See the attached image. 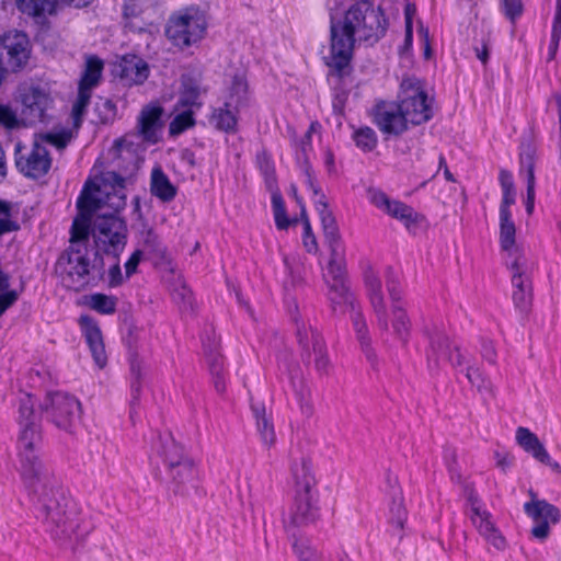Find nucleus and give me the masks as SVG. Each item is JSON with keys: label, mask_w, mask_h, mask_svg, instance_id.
I'll return each mask as SVG.
<instances>
[{"label": "nucleus", "mask_w": 561, "mask_h": 561, "mask_svg": "<svg viewBox=\"0 0 561 561\" xmlns=\"http://www.w3.org/2000/svg\"><path fill=\"white\" fill-rule=\"evenodd\" d=\"M294 478V497L288 508L285 530L293 537V543L298 540L300 546H309L296 537L294 530L316 524L321 518L320 495L317 480L312 472V463L301 459L291 468Z\"/></svg>", "instance_id": "nucleus-3"}, {"label": "nucleus", "mask_w": 561, "mask_h": 561, "mask_svg": "<svg viewBox=\"0 0 561 561\" xmlns=\"http://www.w3.org/2000/svg\"><path fill=\"white\" fill-rule=\"evenodd\" d=\"M389 27V20L381 5L373 2H355L342 19L330 20V53L325 65L340 79L352 72V59L356 41L377 43Z\"/></svg>", "instance_id": "nucleus-2"}, {"label": "nucleus", "mask_w": 561, "mask_h": 561, "mask_svg": "<svg viewBox=\"0 0 561 561\" xmlns=\"http://www.w3.org/2000/svg\"><path fill=\"white\" fill-rule=\"evenodd\" d=\"M363 279L367 297L376 316L377 327L381 331L389 330L388 312L382 293V284L378 273L370 264H367L363 271Z\"/></svg>", "instance_id": "nucleus-16"}, {"label": "nucleus", "mask_w": 561, "mask_h": 561, "mask_svg": "<svg viewBox=\"0 0 561 561\" xmlns=\"http://www.w3.org/2000/svg\"><path fill=\"white\" fill-rule=\"evenodd\" d=\"M39 137L44 142H47L55 148L62 150L70 142L72 134L68 129H62L60 131H48L42 134Z\"/></svg>", "instance_id": "nucleus-54"}, {"label": "nucleus", "mask_w": 561, "mask_h": 561, "mask_svg": "<svg viewBox=\"0 0 561 561\" xmlns=\"http://www.w3.org/2000/svg\"><path fill=\"white\" fill-rule=\"evenodd\" d=\"M125 278L122 274L119 257L115 259V263L107 271V286L110 288H117L123 285Z\"/></svg>", "instance_id": "nucleus-60"}, {"label": "nucleus", "mask_w": 561, "mask_h": 561, "mask_svg": "<svg viewBox=\"0 0 561 561\" xmlns=\"http://www.w3.org/2000/svg\"><path fill=\"white\" fill-rule=\"evenodd\" d=\"M196 125L194 111L186 108L183 112L176 114L169 124V134L171 136H178L186 131L187 129Z\"/></svg>", "instance_id": "nucleus-47"}, {"label": "nucleus", "mask_w": 561, "mask_h": 561, "mask_svg": "<svg viewBox=\"0 0 561 561\" xmlns=\"http://www.w3.org/2000/svg\"><path fill=\"white\" fill-rule=\"evenodd\" d=\"M0 126L8 130H14L23 126L22 117L7 104H0Z\"/></svg>", "instance_id": "nucleus-53"}, {"label": "nucleus", "mask_w": 561, "mask_h": 561, "mask_svg": "<svg viewBox=\"0 0 561 561\" xmlns=\"http://www.w3.org/2000/svg\"><path fill=\"white\" fill-rule=\"evenodd\" d=\"M371 118L377 128L388 136L402 135L410 124L399 102H377L373 108Z\"/></svg>", "instance_id": "nucleus-15"}, {"label": "nucleus", "mask_w": 561, "mask_h": 561, "mask_svg": "<svg viewBox=\"0 0 561 561\" xmlns=\"http://www.w3.org/2000/svg\"><path fill=\"white\" fill-rule=\"evenodd\" d=\"M42 411L55 426L69 431L80 415L81 403L72 394L54 391L47 393Z\"/></svg>", "instance_id": "nucleus-11"}, {"label": "nucleus", "mask_w": 561, "mask_h": 561, "mask_svg": "<svg viewBox=\"0 0 561 561\" xmlns=\"http://www.w3.org/2000/svg\"><path fill=\"white\" fill-rule=\"evenodd\" d=\"M398 102L412 125H422L433 117L432 101L417 80L408 79L402 82Z\"/></svg>", "instance_id": "nucleus-10"}, {"label": "nucleus", "mask_w": 561, "mask_h": 561, "mask_svg": "<svg viewBox=\"0 0 561 561\" xmlns=\"http://www.w3.org/2000/svg\"><path fill=\"white\" fill-rule=\"evenodd\" d=\"M118 76L127 85L142 84L149 77L148 64L137 55H124L118 64Z\"/></svg>", "instance_id": "nucleus-20"}, {"label": "nucleus", "mask_w": 561, "mask_h": 561, "mask_svg": "<svg viewBox=\"0 0 561 561\" xmlns=\"http://www.w3.org/2000/svg\"><path fill=\"white\" fill-rule=\"evenodd\" d=\"M91 216L83 215L77 211L71 228H70V245H80L79 242L87 241L89 239L91 230Z\"/></svg>", "instance_id": "nucleus-41"}, {"label": "nucleus", "mask_w": 561, "mask_h": 561, "mask_svg": "<svg viewBox=\"0 0 561 561\" xmlns=\"http://www.w3.org/2000/svg\"><path fill=\"white\" fill-rule=\"evenodd\" d=\"M359 344H360L362 352L364 353L366 359L369 362L371 367L377 368L378 356H377L375 348L371 345V340L368 339V340L362 341V342H359Z\"/></svg>", "instance_id": "nucleus-64"}, {"label": "nucleus", "mask_w": 561, "mask_h": 561, "mask_svg": "<svg viewBox=\"0 0 561 561\" xmlns=\"http://www.w3.org/2000/svg\"><path fill=\"white\" fill-rule=\"evenodd\" d=\"M561 41V0H556V11L551 24L547 61L556 59Z\"/></svg>", "instance_id": "nucleus-42"}, {"label": "nucleus", "mask_w": 561, "mask_h": 561, "mask_svg": "<svg viewBox=\"0 0 561 561\" xmlns=\"http://www.w3.org/2000/svg\"><path fill=\"white\" fill-rule=\"evenodd\" d=\"M466 377L471 386L476 387L478 391H486L491 388L490 380L477 367H468Z\"/></svg>", "instance_id": "nucleus-56"}, {"label": "nucleus", "mask_w": 561, "mask_h": 561, "mask_svg": "<svg viewBox=\"0 0 561 561\" xmlns=\"http://www.w3.org/2000/svg\"><path fill=\"white\" fill-rule=\"evenodd\" d=\"M272 210L277 230H287L291 224L297 220H290L287 215L286 204L279 192H275L271 197Z\"/></svg>", "instance_id": "nucleus-44"}, {"label": "nucleus", "mask_w": 561, "mask_h": 561, "mask_svg": "<svg viewBox=\"0 0 561 561\" xmlns=\"http://www.w3.org/2000/svg\"><path fill=\"white\" fill-rule=\"evenodd\" d=\"M293 550L300 561H317V553L310 546H300L298 540H295Z\"/></svg>", "instance_id": "nucleus-61"}, {"label": "nucleus", "mask_w": 561, "mask_h": 561, "mask_svg": "<svg viewBox=\"0 0 561 561\" xmlns=\"http://www.w3.org/2000/svg\"><path fill=\"white\" fill-rule=\"evenodd\" d=\"M128 240L126 220L116 215H100L94 225V242L105 255L118 259L124 252Z\"/></svg>", "instance_id": "nucleus-7"}, {"label": "nucleus", "mask_w": 561, "mask_h": 561, "mask_svg": "<svg viewBox=\"0 0 561 561\" xmlns=\"http://www.w3.org/2000/svg\"><path fill=\"white\" fill-rule=\"evenodd\" d=\"M56 273L62 285L80 291L91 283V263L85 245H69L57 259Z\"/></svg>", "instance_id": "nucleus-5"}, {"label": "nucleus", "mask_w": 561, "mask_h": 561, "mask_svg": "<svg viewBox=\"0 0 561 561\" xmlns=\"http://www.w3.org/2000/svg\"><path fill=\"white\" fill-rule=\"evenodd\" d=\"M162 114L163 108L158 104H149L142 107L138 116V131L145 140L156 141Z\"/></svg>", "instance_id": "nucleus-23"}, {"label": "nucleus", "mask_w": 561, "mask_h": 561, "mask_svg": "<svg viewBox=\"0 0 561 561\" xmlns=\"http://www.w3.org/2000/svg\"><path fill=\"white\" fill-rule=\"evenodd\" d=\"M202 90L199 84L192 78H187L182 82V90L178 104L182 107H196L201 108L203 103L201 101Z\"/></svg>", "instance_id": "nucleus-38"}, {"label": "nucleus", "mask_w": 561, "mask_h": 561, "mask_svg": "<svg viewBox=\"0 0 561 561\" xmlns=\"http://www.w3.org/2000/svg\"><path fill=\"white\" fill-rule=\"evenodd\" d=\"M255 164L265 184L270 187L276 184V168L273 156L266 149L256 152Z\"/></svg>", "instance_id": "nucleus-40"}, {"label": "nucleus", "mask_w": 561, "mask_h": 561, "mask_svg": "<svg viewBox=\"0 0 561 561\" xmlns=\"http://www.w3.org/2000/svg\"><path fill=\"white\" fill-rule=\"evenodd\" d=\"M141 257H142V251L137 249L130 254L128 260L125 262V265H124L125 277L127 279L129 277H131L137 272L138 265L141 261Z\"/></svg>", "instance_id": "nucleus-62"}, {"label": "nucleus", "mask_w": 561, "mask_h": 561, "mask_svg": "<svg viewBox=\"0 0 561 561\" xmlns=\"http://www.w3.org/2000/svg\"><path fill=\"white\" fill-rule=\"evenodd\" d=\"M78 324L95 365L103 369L107 364V354L98 320L89 314H81Z\"/></svg>", "instance_id": "nucleus-18"}, {"label": "nucleus", "mask_w": 561, "mask_h": 561, "mask_svg": "<svg viewBox=\"0 0 561 561\" xmlns=\"http://www.w3.org/2000/svg\"><path fill=\"white\" fill-rule=\"evenodd\" d=\"M533 501L524 504V512L534 522L547 520L558 523L560 519V512L557 506L548 503L546 500H535V493L531 492Z\"/></svg>", "instance_id": "nucleus-29"}, {"label": "nucleus", "mask_w": 561, "mask_h": 561, "mask_svg": "<svg viewBox=\"0 0 561 561\" xmlns=\"http://www.w3.org/2000/svg\"><path fill=\"white\" fill-rule=\"evenodd\" d=\"M92 91L78 87V95L72 105L71 117L75 128H80L83 123V117L90 104Z\"/></svg>", "instance_id": "nucleus-46"}, {"label": "nucleus", "mask_w": 561, "mask_h": 561, "mask_svg": "<svg viewBox=\"0 0 561 561\" xmlns=\"http://www.w3.org/2000/svg\"><path fill=\"white\" fill-rule=\"evenodd\" d=\"M175 494L183 493L185 486L196 478V468L191 458L182 460L176 469L167 470Z\"/></svg>", "instance_id": "nucleus-31"}, {"label": "nucleus", "mask_w": 561, "mask_h": 561, "mask_svg": "<svg viewBox=\"0 0 561 561\" xmlns=\"http://www.w3.org/2000/svg\"><path fill=\"white\" fill-rule=\"evenodd\" d=\"M240 107H233L231 102H225L222 106L213 110L209 122L214 127L227 134H234L238 129Z\"/></svg>", "instance_id": "nucleus-25"}, {"label": "nucleus", "mask_w": 561, "mask_h": 561, "mask_svg": "<svg viewBox=\"0 0 561 561\" xmlns=\"http://www.w3.org/2000/svg\"><path fill=\"white\" fill-rule=\"evenodd\" d=\"M252 411L255 417L256 430L260 438L266 448H271L276 442V434L272 417L266 414L264 407H254Z\"/></svg>", "instance_id": "nucleus-33"}, {"label": "nucleus", "mask_w": 561, "mask_h": 561, "mask_svg": "<svg viewBox=\"0 0 561 561\" xmlns=\"http://www.w3.org/2000/svg\"><path fill=\"white\" fill-rule=\"evenodd\" d=\"M248 99L249 85L247 77L244 72H237L232 77L228 100L226 102H231L233 107H242L248 103Z\"/></svg>", "instance_id": "nucleus-35"}, {"label": "nucleus", "mask_w": 561, "mask_h": 561, "mask_svg": "<svg viewBox=\"0 0 561 561\" xmlns=\"http://www.w3.org/2000/svg\"><path fill=\"white\" fill-rule=\"evenodd\" d=\"M440 356L447 357L454 367L463 365V356L458 345H453L448 336L437 334L431 339L430 351L427 352L428 362L437 364Z\"/></svg>", "instance_id": "nucleus-21"}, {"label": "nucleus", "mask_w": 561, "mask_h": 561, "mask_svg": "<svg viewBox=\"0 0 561 561\" xmlns=\"http://www.w3.org/2000/svg\"><path fill=\"white\" fill-rule=\"evenodd\" d=\"M515 204V188L502 190V201L500 204L499 215L512 214L511 206Z\"/></svg>", "instance_id": "nucleus-63"}, {"label": "nucleus", "mask_w": 561, "mask_h": 561, "mask_svg": "<svg viewBox=\"0 0 561 561\" xmlns=\"http://www.w3.org/2000/svg\"><path fill=\"white\" fill-rule=\"evenodd\" d=\"M207 360L215 390L217 393L224 394L228 383V369L225 357L220 353H211Z\"/></svg>", "instance_id": "nucleus-32"}, {"label": "nucleus", "mask_w": 561, "mask_h": 561, "mask_svg": "<svg viewBox=\"0 0 561 561\" xmlns=\"http://www.w3.org/2000/svg\"><path fill=\"white\" fill-rule=\"evenodd\" d=\"M88 306L100 314L111 316L116 312L117 298L113 295L94 293L89 296Z\"/></svg>", "instance_id": "nucleus-43"}, {"label": "nucleus", "mask_w": 561, "mask_h": 561, "mask_svg": "<svg viewBox=\"0 0 561 561\" xmlns=\"http://www.w3.org/2000/svg\"><path fill=\"white\" fill-rule=\"evenodd\" d=\"M14 160L18 171L32 180L45 176L53 163L49 151L37 140L33 142L30 149L18 142L14 150Z\"/></svg>", "instance_id": "nucleus-12"}, {"label": "nucleus", "mask_w": 561, "mask_h": 561, "mask_svg": "<svg viewBox=\"0 0 561 561\" xmlns=\"http://www.w3.org/2000/svg\"><path fill=\"white\" fill-rule=\"evenodd\" d=\"M10 275L0 270V317L19 299V293L10 287Z\"/></svg>", "instance_id": "nucleus-45"}, {"label": "nucleus", "mask_w": 561, "mask_h": 561, "mask_svg": "<svg viewBox=\"0 0 561 561\" xmlns=\"http://www.w3.org/2000/svg\"><path fill=\"white\" fill-rule=\"evenodd\" d=\"M159 457L165 467V470L176 469V466L180 465L182 460L188 459L184 453L183 446L176 443L173 438H169L161 444Z\"/></svg>", "instance_id": "nucleus-34"}, {"label": "nucleus", "mask_w": 561, "mask_h": 561, "mask_svg": "<svg viewBox=\"0 0 561 561\" xmlns=\"http://www.w3.org/2000/svg\"><path fill=\"white\" fill-rule=\"evenodd\" d=\"M492 45V33L488 31L482 34L478 44L473 46L476 57L481 61L483 66H486L490 60V48Z\"/></svg>", "instance_id": "nucleus-55"}, {"label": "nucleus", "mask_w": 561, "mask_h": 561, "mask_svg": "<svg viewBox=\"0 0 561 561\" xmlns=\"http://www.w3.org/2000/svg\"><path fill=\"white\" fill-rule=\"evenodd\" d=\"M500 216V232L499 243L501 250L506 252L508 256H520L516 248V227L512 214L499 215Z\"/></svg>", "instance_id": "nucleus-28"}, {"label": "nucleus", "mask_w": 561, "mask_h": 561, "mask_svg": "<svg viewBox=\"0 0 561 561\" xmlns=\"http://www.w3.org/2000/svg\"><path fill=\"white\" fill-rule=\"evenodd\" d=\"M515 437L517 444L538 462L548 466L556 473H561V465L551 458L545 445L529 428L517 427Z\"/></svg>", "instance_id": "nucleus-19"}, {"label": "nucleus", "mask_w": 561, "mask_h": 561, "mask_svg": "<svg viewBox=\"0 0 561 561\" xmlns=\"http://www.w3.org/2000/svg\"><path fill=\"white\" fill-rule=\"evenodd\" d=\"M101 187L92 180L85 181L77 198V211L93 217L103 205L104 201L99 196Z\"/></svg>", "instance_id": "nucleus-22"}, {"label": "nucleus", "mask_w": 561, "mask_h": 561, "mask_svg": "<svg viewBox=\"0 0 561 561\" xmlns=\"http://www.w3.org/2000/svg\"><path fill=\"white\" fill-rule=\"evenodd\" d=\"M351 137L356 148H358L364 153L374 151L378 146V136L376 131L369 126H353V133Z\"/></svg>", "instance_id": "nucleus-39"}, {"label": "nucleus", "mask_w": 561, "mask_h": 561, "mask_svg": "<svg viewBox=\"0 0 561 561\" xmlns=\"http://www.w3.org/2000/svg\"><path fill=\"white\" fill-rule=\"evenodd\" d=\"M43 443L41 425L21 427L16 440L18 472L30 501L38 510L50 533L64 531L68 522L65 499L51 483V477L41 459Z\"/></svg>", "instance_id": "nucleus-1"}, {"label": "nucleus", "mask_w": 561, "mask_h": 561, "mask_svg": "<svg viewBox=\"0 0 561 561\" xmlns=\"http://www.w3.org/2000/svg\"><path fill=\"white\" fill-rule=\"evenodd\" d=\"M340 247H341V242L339 243L334 254H333L332 250L330 249L331 259L328 264V274L331 277L330 282L347 280L345 267L342 264L337 263L335 260V256L337 255V251H339Z\"/></svg>", "instance_id": "nucleus-57"}, {"label": "nucleus", "mask_w": 561, "mask_h": 561, "mask_svg": "<svg viewBox=\"0 0 561 561\" xmlns=\"http://www.w3.org/2000/svg\"><path fill=\"white\" fill-rule=\"evenodd\" d=\"M32 45L26 33L11 30L0 35V69L9 73L23 71L30 61Z\"/></svg>", "instance_id": "nucleus-8"}, {"label": "nucleus", "mask_w": 561, "mask_h": 561, "mask_svg": "<svg viewBox=\"0 0 561 561\" xmlns=\"http://www.w3.org/2000/svg\"><path fill=\"white\" fill-rule=\"evenodd\" d=\"M104 64L103 60L96 56H90L87 59L84 71L79 81V88L92 91L101 80Z\"/></svg>", "instance_id": "nucleus-36"}, {"label": "nucleus", "mask_w": 561, "mask_h": 561, "mask_svg": "<svg viewBox=\"0 0 561 561\" xmlns=\"http://www.w3.org/2000/svg\"><path fill=\"white\" fill-rule=\"evenodd\" d=\"M49 93L39 87H30L21 93L23 126H34L48 121L47 111L53 106Z\"/></svg>", "instance_id": "nucleus-14"}, {"label": "nucleus", "mask_w": 561, "mask_h": 561, "mask_svg": "<svg viewBox=\"0 0 561 561\" xmlns=\"http://www.w3.org/2000/svg\"><path fill=\"white\" fill-rule=\"evenodd\" d=\"M301 224H302V245L307 253L309 254H318L319 244L317 237L313 232L311 222L306 214L305 207L301 208Z\"/></svg>", "instance_id": "nucleus-48"}, {"label": "nucleus", "mask_w": 561, "mask_h": 561, "mask_svg": "<svg viewBox=\"0 0 561 561\" xmlns=\"http://www.w3.org/2000/svg\"><path fill=\"white\" fill-rule=\"evenodd\" d=\"M391 328L393 336L407 347L412 333V321L404 306L391 307Z\"/></svg>", "instance_id": "nucleus-27"}, {"label": "nucleus", "mask_w": 561, "mask_h": 561, "mask_svg": "<svg viewBox=\"0 0 561 561\" xmlns=\"http://www.w3.org/2000/svg\"><path fill=\"white\" fill-rule=\"evenodd\" d=\"M18 10L33 18L44 14H53L56 10L57 0H15Z\"/></svg>", "instance_id": "nucleus-37"}, {"label": "nucleus", "mask_w": 561, "mask_h": 561, "mask_svg": "<svg viewBox=\"0 0 561 561\" xmlns=\"http://www.w3.org/2000/svg\"><path fill=\"white\" fill-rule=\"evenodd\" d=\"M386 286L391 300L392 306H404L403 289L399 277L393 273L391 268L387 270Z\"/></svg>", "instance_id": "nucleus-49"}, {"label": "nucleus", "mask_w": 561, "mask_h": 561, "mask_svg": "<svg viewBox=\"0 0 561 561\" xmlns=\"http://www.w3.org/2000/svg\"><path fill=\"white\" fill-rule=\"evenodd\" d=\"M500 10L515 25L524 13V3L522 0H500Z\"/></svg>", "instance_id": "nucleus-52"}, {"label": "nucleus", "mask_w": 561, "mask_h": 561, "mask_svg": "<svg viewBox=\"0 0 561 561\" xmlns=\"http://www.w3.org/2000/svg\"><path fill=\"white\" fill-rule=\"evenodd\" d=\"M35 411L34 404L32 402V398L30 394H26L25 398L21 399L19 407V426L25 427V425H41L35 420Z\"/></svg>", "instance_id": "nucleus-50"}, {"label": "nucleus", "mask_w": 561, "mask_h": 561, "mask_svg": "<svg viewBox=\"0 0 561 561\" xmlns=\"http://www.w3.org/2000/svg\"><path fill=\"white\" fill-rule=\"evenodd\" d=\"M150 193L162 203H170L178 195V187L159 165L154 167L150 174Z\"/></svg>", "instance_id": "nucleus-24"}, {"label": "nucleus", "mask_w": 561, "mask_h": 561, "mask_svg": "<svg viewBox=\"0 0 561 561\" xmlns=\"http://www.w3.org/2000/svg\"><path fill=\"white\" fill-rule=\"evenodd\" d=\"M368 199L376 208L400 220L408 230L416 228L425 220L424 215L415 211L413 207L401 201L391 199L381 190H370L368 192Z\"/></svg>", "instance_id": "nucleus-13"}, {"label": "nucleus", "mask_w": 561, "mask_h": 561, "mask_svg": "<svg viewBox=\"0 0 561 561\" xmlns=\"http://www.w3.org/2000/svg\"><path fill=\"white\" fill-rule=\"evenodd\" d=\"M512 271V299L516 310L527 313L533 304V284L530 277L525 274L522 256H516L510 265Z\"/></svg>", "instance_id": "nucleus-17"}, {"label": "nucleus", "mask_w": 561, "mask_h": 561, "mask_svg": "<svg viewBox=\"0 0 561 561\" xmlns=\"http://www.w3.org/2000/svg\"><path fill=\"white\" fill-rule=\"evenodd\" d=\"M462 492L469 505V519L478 533L494 548L503 550L506 540L492 520V514L484 507L473 483H465Z\"/></svg>", "instance_id": "nucleus-9"}, {"label": "nucleus", "mask_w": 561, "mask_h": 561, "mask_svg": "<svg viewBox=\"0 0 561 561\" xmlns=\"http://www.w3.org/2000/svg\"><path fill=\"white\" fill-rule=\"evenodd\" d=\"M328 286L333 311L346 312L347 309H355L358 301L351 293L347 280L328 282Z\"/></svg>", "instance_id": "nucleus-26"}, {"label": "nucleus", "mask_w": 561, "mask_h": 561, "mask_svg": "<svg viewBox=\"0 0 561 561\" xmlns=\"http://www.w3.org/2000/svg\"><path fill=\"white\" fill-rule=\"evenodd\" d=\"M314 351L317 353L314 359V366L317 371L322 375H328L331 363L327 354L325 347L322 344L317 343L314 345Z\"/></svg>", "instance_id": "nucleus-59"}, {"label": "nucleus", "mask_w": 561, "mask_h": 561, "mask_svg": "<svg viewBox=\"0 0 561 561\" xmlns=\"http://www.w3.org/2000/svg\"><path fill=\"white\" fill-rule=\"evenodd\" d=\"M351 312V320L356 333L358 342L370 339L366 319L360 311L359 304L355 305V309H347Z\"/></svg>", "instance_id": "nucleus-51"}, {"label": "nucleus", "mask_w": 561, "mask_h": 561, "mask_svg": "<svg viewBox=\"0 0 561 561\" xmlns=\"http://www.w3.org/2000/svg\"><path fill=\"white\" fill-rule=\"evenodd\" d=\"M537 159V146L533 139H524L519 145V175L526 182L536 181L535 165Z\"/></svg>", "instance_id": "nucleus-30"}, {"label": "nucleus", "mask_w": 561, "mask_h": 561, "mask_svg": "<svg viewBox=\"0 0 561 561\" xmlns=\"http://www.w3.org/2000/svg\"><path fill=\"white\" fill-rule=\"evenodd\" d=\"M300 170L304 176V183L308 190L313 193L314 209L317 210L320 218L324 241L334 254L341 239L340 228L336 219L329 208L327 197L321 192L312 165L308 159H305L300 163Z\"/></svg>", "instance_id": "nucleus-6"}, {"label": "nucleus", "mask_w": 561, "mask_h": 561, "mask_svg": "<svg viewBox=\"0 0 561 561\" xmlns=\"http://www.w3.org/2000/svg\"><path fill=\"white\" fill-rule=\"evenodd\" d=\"M205 14L194 5L174 11L165 25L168 39L184 49L201 42L207 32Z\"/></svg>", "instance_id": "nucleus-4"}, {"label": "nucleus", "mask_w": 561, "mask_h": 561, "mask_svg": "<svg viewBox=\"0 0 561 561\" xmlns=\"http://www.w3.org/2000/svg\"><path fill=\"white\" fill-rule=\"evenodd\" d=\"M107 181L112 185L116 194H119L121 203L118 206L124 207L126 204V196L124 191L126 188V179L117 172H108Z\"/></svg>", "instance_id": "nucleus-58"}]
</instances>
